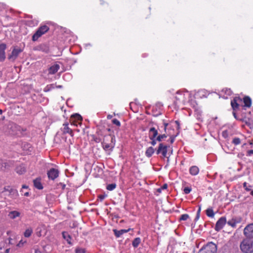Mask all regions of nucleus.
<instances>
[{
	"instance_id": "nucleus-12",
	"label": "nucleus",
	"mask_w": 253,
	"mask_h": 253,
	"mask_svg": "<svg viewBox=\"0 0 253 253\" xmlns=\"http://www.w3.org/2000/svg\"><path fill=\"white\" fill-rule=\"evenodd\" d=\"M21 52L22 50L20 48H14L11 53L8 56V59L11 61H15Z\"/></svg>"
},
{
	"instance_id": "nucleus-23",
	"label": "nucleus",
	"mask_w": 253,
	"mask_h": 253,
	"mask_svg": "<svg viewBox=\"0 0 253 253\" xmlns=\"http://www.w3.org/2000/svg\"><path fill=\"white\" fill-rule=\"evenodd\" d=\"M4 191H8L10 193V194H12L13 198H16L18 195V192L16 190L10 188L9 187H4Z\"/></svg>"
},
{
	"instance_id": "nucleus-25",
	"label": "nucleus",
	"mask_w": 253,
	"mask_h": 253,
	"mask_svg": "<svg viewBox=\"0 0 253 253\" xmlns=\"http://www.w3.org/2000/svg\"><path fill=\"white\" fill-rule=\"evenodd\" d=\"M20 215V213L16 211H11L8 214V216L11 219H15V218L19 217Z\"/></svg>"
},
{
	"instance_id": "nucleus-58",
	"label": "nucleus",
	"mask_w": 253,
	"mask_h": 253,
	"mask_svg": "<svg viewBox=\"0 0 253 253\" xmlns=\"http://www.w3.org/2000/svg\"><path fill=\"white\" fill-rule=\"evenodd\" d=\"M251 195H253V190L251 192Z\"/></svg>"
},
{
	"instance_id": "nucleus-49",
	"label": "nucleus",
	"mask_w": 253,
	"mask_h": 253,
	"mask_svg": "<svg viewBox=\"0 0 253 253\" xmlns=\"http://www.w3.org/2000/svg\"><path fill=\"white\" fill-rule=\"evenodd\" d=\"M22 188L27 189V188H28V186L25 185H24L22 186Z\"/></svg>"
},
{
	"instance_id": "nucleus-48",
	"label": "nucleus",
	"mask_w": 253,
	"mask_h": 253,
	"mask_svg": "<svg viewBox=\"0 0 253 253\" xmlns=\"http://www.w3.org/2000/svg\"><path fill=\"white\" fill-rule=\"evenodd\" d=\"M35 253H40V251L38 250H35Z\"/></svg>"
},
{
	"instance_id": "nucleus-46",
	"label": "nucleus",
	"mask_w": 253,
	"mask_h": 253,
	"mask_svg": "<svg viewBox=\"0 0 253 253\" xmlns=\"http://www.w3.org/2000/svg\"><path fill=\"white\" fill-rule=\"evenodd\" d=\"M174 138L173 137H171L170 138V143H172L174 141Z\"/></svg>"
},
{
	"instance_id": "nucleus-5",
	"label": "nucleus",
	"mask_w": 253,
	"mask_h": 253,
	"mask_svg": "<svg viewBox=\"0 0 253 253\" xmlns=\"http://www.w3.org/2000/svg\"><path fill=\"white\" fill-rule=\"evenodd\" d=\"M49 29V27L46 25L41 26L33 35L32 37V40L33 41H37L40 37L46 33Z\"/></svg>"
},
{
	"instance_id": "nucleus-14",
	"label": "nucleus",
	"mask_w": 253,
	"mask_h": 253,
	"mask_svg": "<svg viewBox=\"0 0 253 253\" xmlns=\"http://www.w3.org/2000/svg\"><path fill=\"white\" fill-rule=\"evenodd\" d=\"M242 101V99L239 97H236L231 101V105L234 111L236 110L239 106V103Z\"/></svg>"
},
{
	"instance_id": "nucleus-7",
	"label": "nucleus",
	"mask_w": 253,
	"mask_h": 253,
	"mask_svg": "<svg viewBox=\"0 0 253 253\" xmlns=\"http://www.w3.org/2000/svg\"><path fill=\"white\" fill-rule=\"evenodd\" d=\"M82 117L79 114H76L73 115L70 119V123L71 125L78 126L82 125Z\"/></svg>"
},
{
	"instance_id": "nucleus-4",
	"label": "nucleus",
	"mask_w": 253,
	"mask_h": 253,
	"mask_svg": "<svg viewBox=\"0 0 253 253\" xmlns=\"http://www.w3.org/2000/svg\"><path fill=\"white\" fill-rule=\"evenodd\" d=\"M217 247L215 244L212 242L207 244L203 247L198 253H216Z\"/></svg>"
},
{
	"instance_id": "nucleus-54",
	"label": "nucleus",
	"mask_w": 253,
	"mask_h": 253,
	"mask_svg": "<svg viewBox=\"0 0 253 253\" xmlns=\"http://www.w3.org/2000/svg\"><path fill=\"white\" fill-rule=\"evenodd\" d=\"M233 114L234 117L236 118V113L235 112H233Z\"/></svg>"
},
{
	"instance_id": "nucleus-8",
	"label": "nucleus",
	"mask_w": 253,
	"mask_h": 253,
	"mask_svg": "<svg viewBox=\"0 0 253 253\" xmlns=\"http://www.w3.org/2000/svg\"><path fill=\"white\" fill-rule=\"evenodd\" d=\"M168 147H169L167 145L163 143H160L156 151L157 154L158 155L161 154L163 157H168L167 152Z\"/></svg>"
},
{
	"instance_id": "nucleus-20",
	"label": "nucleus",
	"mask_w": 253,
	"mask_h": 253,
	"mask_svg": "<svg viewBox=\"0 0 253 253\" xmlns=\"http://www.w3.org/2000/svg\"><path fill=\"white\" fill-rule=\"evenodd\" d=\"M130 230V229H128L127 230L122 229L120 230H117V229H114L113 232L114 233L115 235L117 237H120L122 235H123L124 233H127Z\"/></svg>"
},
{
	"instance_id": "nucleus-29",
	"label": "nucleus",
	"mask_w": 253,
	"mask_h": 253,
	"mask_svg": "<svg viewBox=\"0 0 253 253\" xmlns=\"http://www.w3.org/2000/svg\"><path fill=\"white\" fill-rule=\"evenodd\" d=\"M140 242L141 239L140 238H136L133 240L132 245L134 248H137L140 243Z\"/></svg>"
},
{
	"instance_id": "nucleus-13",
	"label": "nucleus",
	"mask_w": 253,
	"mask_h": 253,
	"mask_svg": "<svg viewBox=\"0 0 253 253\" xmlns=\"http://www.w3.org/2000/svg\"><path fill=\"white\" fill-rule=\"evenodd\" d=\"M47 175L49 179L54 180L58 176L59 171L57 169L52 168L48 171Z\"/></svg>"
},
{
	"instance_id": "nucleus-53",
	"label": "nucleus",
	"mask_w": 253,
	"mask_h": 253,
	"mask_svg": "<svg viewBox=\"0 0 253 253\" xmlns=\"http://www.w3.org/2000/svg\"><path fill=\"white\" fill-rule=\"evenodd\" d=\"M161 190H162V188H159V189H158V191L159 192H161Z\"/></svg>"
},
{
	"instance_id": "nucleus-35",
	"label": "nucleus",
	"mask_w": 253,
	"mask_h": 253,
	"mask_svg": "<svg viewBox=\"0 0 253 253\" xmlns=\"http://www.w3.org/2000/svg\"><path fill=\"white\" fill-rule=\"evenodd\" d=\"M86 250L84 248L78 247L75 250V253H85Z\"/></svg>"
},
{
	"instance_id": "nucleus-30",
	"label": "nucleus",
	"mask_w": 253,
	"mask_h": 253,
	"mask_svg": "<svg viewBox=\"0 0 253 253\" xmlns=\"http://www.w3.org/2000/svg\"><path fill=\"white\" fill-rule=\"evenodd\" d=\"M33 233V229L31 228H29L26 230L24 233V235L25 237H29L32 233Z\"/></svg>"
},
{
	"instance_id": "nucleus-37",
	"label": "nucleus",
	"mask_w": 253,
	"mask_h": 253,
	"mask_svg": "<svg viewBox=\"0 0 253 253\" xmlns=\"http://www.w3.org/2000/svg\"><path fill=\"white\" fill-rule=\"evenodd\" d=\"M243 187L246 189V191H249L251 190L252 186L250 185H248V183L245 182L243 184Z\"/></svg>"
},
{
	"instance_id": "nucleus-9",
	"label": "nucleus",
	"mask_w": 253,
	"mask_h": 253,
	"mask_svg": "<svg viewBox=\"0 0 253 253\" xmlns=\"http://www.w3.org/2000/svg\"><path fill=\"white\" fill-rule=\"evenodd\" d=\"M227 223L226 218L225 217H220L216 222L215 226V230L217 231L220 230Z\"/></svg>"
},
{
	"instance_id": "nucleus-26",
	"label": "nucleus",
	"mask_w": 253,
	"mask_h": 253,
	"mask_svg": "<svg viewBox=\"0 0 253 253\" xmlns=\"http://www.w3.org/2000/svg\"><path fill=\"white\" fill-rule=\"evenodd\" d=\"M34 185L36 188H37L38 189H42L43 188V187L42 185V183L41 182V179L39 178H36L33 181Z\"/></svg>"
},
{
	"instance_id": "nucleus-6",
	"label": "nucleus",
	"mask_w": 253,
	"mask_h": 253,
	"mask_svg": "<svg viewBox=\"0 0 253 253\" xmlns=\"http://www.w3.org/2000/svg\"><path fill=\"white\" fill-rule=\"evenodd\" d=\"M175 100L174 103L177 105L179 103H184L186 100L185 92L178 91L176 92L175 96Z\"/></svg>"
},
{
	"instance_id": "nucleus-3",
	"label": "nucleus",
	"mask_w": 253,
	"mask_h": 253,
	"mask_svg": "<svg viewBox=\"0 0 253 253\" xmlns=\"http://www.w3.org/2000/svg\"><path fill=\"white\" fill-rule=\"evenodd\" d=\"M240 250L243 253H253V240L244 239L240 243Z\"/></svg>"
},
{
	"instance_id": "nucleus-16",
	"label": "nucleus",
	"mask_w": 253,
	"mask_h": 253,
	"mask_svg": "<svg viewBox=\"0 0 253 253\" xmlns=\"http://www.w3.org/2000/svg\"><path fill=\"white\" fill-rule=\"evenodd\" d=\"M68 123H64L63 125V127L62 129V130L63 131V133H69L71 136H74V133L73 132V130L72 128H70L68 126Z\"/></svg>"
},
{
	"instance_id": "nucleus-28",
	"label": "nucleus",
	"mask_w": 253,
	"mask_h": 253,
	"mask_svg": "<svg viewBox=\"0 0 253 253\" xmlns=\"http://www.w3.org/2000/svg\"><path fill=\"white\" fill-rule=\"evenodd\" d=\"M62 236L64 239H65L69 243V244H71V236L68 234L67 232H63L62 233Z\"/></svg>"
},
{
	"instance_id": "nucleus-24",
	"label": "nucleus",
	"mask_w": 253,
	"mask_h": 253,
	"mask_svg": "<svg viewBox=\"0 0 253 253\" xmlns=\"http://www.w3.org/2000/svg\"><path fill=\"white\" fill-rule=\"evenodd\" d=\"M244 107L249 108L251 106L252 100L249 96H246L243 98Z\"/></svg>"
},
{
	"instance_id": "nucleus-19",
	"label": "nucleus",
	"mask_w": 253,
	"mask_h": 253,
	"mask_svg": "<svg viewBox=\"0 0 253 253\" xmlns=\"http://www.w3.org/2000/svg\"><path fill=\"white\" fill-rule=\"evenodd\" d=\"M232 93L231 90L230 88H223L220 92V94L223 95L224 98H227L229 96H230Z\"/></svg>"
},
{
	"instance_id": "nucleus-50",
	"label": "nucleus",
	"mask_w": 253,
	"mask_h": 253,
	"mask_svg": "<svg viewBox=\"0 0 253 253\" xmlns=\"http://www.w3.org/2000/svg\"><path fill=\"white\" fill-rule=\"evenodd\" d=\"M24 196H29V192H27L25 193H24Z\"/></svg>"
},
{
	"instance_id": "nucleus-27",
	"label": "nucleus",
	"mask_w": 253,
	"mask_h": 253,
	"mask_svg": "<svg viewBox=\"0 0 253 253\" xmlns=\"http://www.w3.org/2000/svg\"><path fill=\"white\" fill-rule=\"evenodd\" d=\"M154 153V149L152 147H148L146 152L145 155L147 157H150Z\"/></svg>"
},
{
	"instance_id": "nucleus-57",
	"label": "nucleus",
	"mask_w": 253,
	"mask_h": 253,
	"mask_svg": "<svg viewBox=\"0 0 253 253\" xmlns=\"http://www.w3.org/2000/svg\"><path fill=\"white\" fill-rule=\"evenodd\" d=\"M245 145H246V143H244V144L242 146V147H243Z\"/></svg>"
},
{
	"instance_id": "nucleus-42",
	"label": "nucleus",
	"mask_w": 253,
	"mask_h": 253,
	"mask_svg": "<svg viewBox=\"0 0 253 253\" xmlns=\"http://www.w3.org/2000/svg\"><path fill=\"white\" fill-rule=\"evenodd\" d=\"M244 156V154L243 153H239L238 154V157L240 158H242Z\"/></svg>"
},
{
	"instance_id": "nucleus-18",
	"label": "nucleus",
	"mask_w": 253,
	"mask_h": 253,
	"mask_svg": "<svg viewBox=\"0 0 253 253\" xmlns=\"http://www.w3.org/2000/svg\"><path fill=\"white\" fill-rule=\"evenodd\" d=\"M241 222V219L239 218H232V219L229 220L227 223L228 225L231 226L232 227H235L236 226V224Z\"/></svg>"
},
{
	"instance_id": "nucleus-43",
	"label": "nucleus",
	"mask_w": 253,
	"mask_h": 253,
	"mask_svg": "<svg viewBox=\"0 0 253 253\" xmlns=\"http://www.w3.org/2000/svg\"><path fill=\"white\" fill-rule=\"evenodd\" d=\"M253 155V150H250L248 151V155L251 156Z\"/></svg>"
},
{
	"instance_id": "nucleus-22",
	"label": "nucleus",
	"mask_w": 253,
	"mask_h": 253,
	"mask_svg": "<svg viewBox=\"0 0 253 253\" xmlns=\"http://www.w3.org/2000/svg\"><path fill=\"white\" fill-rule=\"evenodd\" d=\"M199 172V169L196 166H193L190 167L189 169V172L192 175H196Z\"/></svg>"
},
{
	"instance_id": "nucleus-11",
	"label": "nucleus",
	"mask_w": 253,
	"mask_h": 253,
	"mask_svg": "<svg viewBox=\"0 0 253 253\" xmlns=\"http://www.w3.org/2000/svg\"><path fill=\"white\" fill-rule=\"evenodd\" d=\"M244 234L248 238H253V223L248 225L245 228Z\"/></svg>"
},
{
	"instance_id": "nucleus-10",
	"label": "nucleus",
	"mask_w": 253,
	"mask_h": 253,
	"mask_svg": "<svg viewBox=\"0 0 253 253\" xmlns=\"http://www.w3.org/2000/svg\"><path fill=\"white\" fill-rule=\"evenodd\" d=\"M13 166L11 162H5L0 160V170L5 171Z\"/></svg>"
},
{
	"instance_id": "nucleus-1",
	"label": "nucleus",
	"mask_w": 253,
	"mask_h": 253,
	"mask_svg": "<svg viewBox=\"0 0 253 253\" xmlns=\"http://www.w3.org/2000/svg\"><path fill=\"white\" fill-rule=\"evenodd\" d=\"M102 145L103 148L105 151L112 150L115 145V136L112 135L105 136Z\"/></svg>"
},
{
	"instance_id": "nucleus-36",
	"label": "nucleus",
	"mask_w": 253,
	"mask_h": 253,
	"mask_svg": "<svg viewBox=\"0 0 253 253\" xmlns=\"http://www.w3.org/2000/svg\"><path fill=\"white\" fill-rule=\"evenodd\" d=\"M167 137V135L165 134L162 135H159L157 136L156 138V140L159 142H161L162 141L163 139L164 138H166Z\"/></svg>"
},
{
	"instance_id": "nucleus-32",
	"label": "nucleus",
	"mask_w": 253,
	"mask_h": 253,
	"mask_svg": "<svg viewBox=\"0 0 253 253\" xmlns=\"http://www.w3.org/2000/svg\"><path fill=\"white\" fill-rule=\"evenodd\" d=\"M241 139L238 137H234L233 138L232 143L235 145H239L241 143Z\"/></svg>"
},
{
	"instance_id": "nucleus-33",
	"label": "nucleus",
	"mask_w": 253,
	"mask_h": 253,
	"mask_svg": "<svg viewBox=\"0 0 253 253\" xmlns=\"http://www.w3.org/2000/svg\"><path fill=\"white\" fill-rule=\"evenodd\" d=\"M116 187V184L115 183H112L107 186V189L109 191L113 190Z\"/></svg>"
},
{
	"instance_id": "nucleus-55",
	"label": "nucleus",
	"mask_w": 253,
	"mask_h": 253,
	"mask_svg": "<svg viewBox=\"0 0 253 253\" xmlns=\"http://www.w3.org/2000/svg\"><path fill=\"white\" fill-rule=\"evenodd\" d=\"M2 110H0V115H1L2 114Z\"/></svg>"
},
{
	"instance_id": "nucleus-44",
	"label": "nucleus",
	"mask_w": 253,
	"mask_h": 253,
	"mask_svg": "<svg viewBox=\"0 0 253 253\" xmlns=\"http://www.w3.org/2000/svg\"><path fill=\"white\" fill-rule=\"evenodd\" d=\"M168 187V185L167 184H165L163 185V186L161 187L162 189H167Z\"/></svg>"
},
{
	"instance_id": "nucleus-56",
	"label": "nucleus",
	"mask_w": 253,
	"mask_h": 253,
	"mask_svg": "<svg viewBox=\"0 0 253 253\" xmlns=\"http://www.w3.org/2000/svg\"><path fill=\"white\" fill-rule=\"evenodd\" d=\"M175 123L178 125V126H179V123L177 121H176Z\"/></svg>"
},
{
	"instance_id": "nucleus-34",
	"label": "nucleus",
	"mask_w": 253,
	"mask_h": 253,
	"mask_svg": "<svg viewBox=\"0 0 253 253\" xmlns=\"http://www.w3.org/2000/svg\"><path fill=\"white\" fill-rule=\"evenodd\" d=\"M189 216L188 214H183L180 216V217L179 218V220L180 221H181V220L186 221L189 218Z\"/></svg>"
},
{
	"instance_id": "nucleus-47",
	"label": "nucleus",
	"mask_w": 253,
	"mask_h": 253,
	"mask_svg": "<svg viewBox=\"0 0 253 253\" xmlns=\"http://www.w3.org/2000/svg\"><path fill=\"white\" fill-rule=\"evenodd\" d=\"M10 249H7L5 250V253H9Z\"/></svg>"
},
{
	"instance_id": "nucleus-45",
	"label": "nucleus",
	"mask_w": 253,
	"mask_h": 253,
	"mask_svg": "<svg viewBox=\"0 0 253 253\" xmlns=\"http://www.w3.org/2000/svg\"><path fill=\"white\" fill-rule=\"evenodd\" d=\"M99 197L101 200H103L104 199V196L103 195H99Z\"/></svg>"
},
{
	"instance_id": "nucleus-15",
	"label": "nucleus",
	"mask_w": 253,
	"mask_h": 253,
	"mask_svg": "<svg viewBox=\"0 0 253 253\" xmlns=\"http://www.w3.org/2000/svg\"><path fill=\"white\" fill-rule=\"evenodd\" d=\"M6 45L4 43H1L0 44V61H3L5 58V50L6 49Z\"/></svg>"
},
{
	"instance_id": "nucleus-2",
	"label": "nucleus",
	"mask_w": 253,
	"mask_h": 253,
	"mask_svg": "<svg viewBox=\"0 0 253 253\" xmlns=\"http://www.w3.org/2000/svg\"><path fill=\"white\" fill-rule=\"evenodd\" d=\"M26 130L25 128L13 123L10 125L9 133L11 135L22 137L25 135Z\"/></svg>"
},
{
	"instance_id": "nucleus-40",
	"label": "nucleus",
	"mask_w": 253,
	"mask_h": 253,
	"mask_svg": "<svg viewBox=\"0 0 253 253\" xmlns=\"http://www.w3.org/2000/svg\"><path fill=\"white\" fill-rule=\"evenodd\" d=\"M112 123L117 126H120L121 124L119 120L116 119H114L112 120Z\"/></svg>"
},
{
	"instance_id": "nucleus-41",
	"label": "nucleus",
	"mask_w": 253,
	"mask_h": 253,
	"mask_svg": "<svg viewBox=\"0 0 253 253\" xmlns=\"http://www.w3.org/2000/svg\"><path fill=\"white\" fill-rule=\"evenodd\" d=\"M152 140L151 143L152 145L154 146L156 145V141H157L156 140V139H155V138L154 139H151Z\"/></svg>"
},
{
	"instance_id": "nucleus-38",
	"label": "nucleus",
	"mask_w": 253,
	"mask_h": 253,
	"mask_svg": "<svg viewBox=\"0 0 253 253\" xmlns=\"http://www.w3.org/2000/svg\"><path fill=\"white\" fill-rule=\"evenodd\" d=\"M191 188L189 187H186L184 188L183 191L185 194H188L191 191Z\"/></svg>"
},
{
	"instance_id": "nucleus-51",
	"label": "nucleus",
	"mask_w": 253,
	"mask_h": 253,
	"mask_svg": "<svg viewBox=\"0 0 253 253\" xmlns=\"http://www.w3.org/2000/svg\"><path fill=\"white\" fill-rule=\"evenodd\" d=\"M167 125H168L167 124H165V130H166V127H167Z\"/></svg>"
},
{
	"instance_id": "nucleus-52",
	"label": "nucleus",
	"mask_w": 253,
	"mask_h": 253,
	"mask_svg": "<svg viewBox=\"0 0 253 253\" xmlns=\"http://www.w3.org/2000/svg\"><path fill=\"white\" fill-rule=\"evenodd\" d=\"M200 211H201V208H199L198 211V214H199L200 213Z\"/></svg>"
},
{
	"instance_id": "nucleus-31",
	"label": "nucleus",
	"mask_w": 253,
	"mask_h": 253,
	"mask_svg": "<svg viewBox=\"0 0 253 253\" xmlns=\"http://www.w3.org/2000/svg\"><path fill=\"white\" fill-rule=\"evenodd\" d=\"M206 214L208 216L213 217L214 215V213L211 208H209L206 210Z\"/></svg>"
},
{
	"instance_id": "nucleus-21",
	"label": "nucleus",
	"mask_w": 253,
	"mask_h": 253,
	"mask_svg": "<svg viewBox=\"0 0 253 253\" xmlns=\"http://www.w3.org/2000/svg\"><path fill=\"white\" fill-rule=\"evenodd\" d=\"M60 66L58 64H54L51 66L49 69V73L54 74L56 73L59 69Z\"/></svg>"
},
{
	"instance_id": "nucleus-39",
	"label": "nucleus",
	"mask_w": 253,
	"mask_h": 253,
	"mask_svg": "<svg viewBox=\"0 0 253 253\" xmlns=\"http://www.w3.org/2000/svg\"><path fill=\"white\" fill-rule=\"evenodd\" d=\"M26 243V241H23V240H21L19 241V242L17 244V246L18 247H22Z\"/></svg>"
},
{
	"instance_id": "nucleus-17",
	"label": "nucleus",
	"mask_w": 253,
	"mask_h": 253,
	"mask_svg": "<svg viewBox=\"0 0 253 253\" xmlns=\"http://www.w3.org/2000/svg\"><path fill=\"white\" fill-rule=\"evenodd\" d=\"M157 130L154 127H151L149 131V137L150 139H154L158 135Z\"/></svg>"
}]
</instances>
